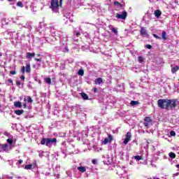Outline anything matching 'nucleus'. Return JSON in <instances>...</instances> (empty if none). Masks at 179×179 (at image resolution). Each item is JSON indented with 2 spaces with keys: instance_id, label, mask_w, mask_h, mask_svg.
<instances>
[{
  "instance_id": "1",
  "label": "nucleus",
  "mask_w": 179,
  "mask_h": 179,
  "mask_svg": "<svg viewBox=\"0 0 179 179\" xmlns=\"http://www.w3.org/2000/svg\"><path fill=\"white\" fill-rule=\"evenodd\" d=\"M62 33L59 31H52V36L47 39L46 41H48V43H50V44H54V43H55V41H57V37H59V38H61L62 41L63 42V45H64V48H62L61 50L65 52L66 51L68 52L69 50L66 48V44H67V41H68V38L67 37H63L62 38Z\"/></svg>"
},
{
  "instance_id": "2",
  "label": "nucleus",
  "mask_w": 179,
  "mask_h": 179,
  "mask_svg": "<svg viewBox=\"0 0 179 179\" xmlns=\"http://www.w3.org/2000/svg\"><path fill=\"white\" fill-rule=\"evenodd\" d=\"M7 143L8 144H1L0 143V152L3 153L5 152L6 153H8V152H10V149H12L11 146L13 145V136H10L7 139Z\"/></svg>"
},
{
  "instance_id": "3",
  "label": "nucleus",
  "mask_w": 179,
  "mask_h": 179,
  "mask_svg": "<svg viewBox=\"0 0 179 179\" xmlns=\"http://www.w3.org/2000/svg\"><path fill=\"white\" fill-rule=\"evenodd\" d=\"M64 0H52L50 2V9L53 12H57L59 6H62V1Z\"/></svg>"
},
{
  "instance_id": "4",
  "label": "nucleus",
  "mask_w": 179,
  "mask_h": 179,
  "mask_svg": "<svg viewBox=\"0 0 179 179\" xmlns=\"http://www.w3.org/2000/svg\"><path fill=\"white\" fill-rule=\"evenodd\" d=\"M57 142V138H43L41 141V145H45L48 148L52 146V143Z\"/></svg>"
},
{
  "instance_id": "5",
  "label": "nucleus",
  "mask_w": 179,
  "mask_h": 179,
  "mask_svg": "<svg viewBox=\"0 0 179 179\" xmlns=\"http://www.w3.org/2000/svg\"><path fill=\"white\" fill-rule=\"evenodd\" d=\"M158 107L166 110L167 105L169 104V99H159L157 101Z\"/></svg>"
},
{
  "instance_id": "6",
  "label": "nucleus",
  "mask_w": 179,
  "mask_h": 179,
  "mask_svg": "<svg viewBox=\"0 0 179 179\" xmlns=\"http://www.w3.org/2000/svg\"><path fill=\"white\" fill-rule=\"evenodd\" d=\"M168 103H169V104L166 105V110H173V108H176V106H177L176 100L168 99Z\"/></svg>"
},
{
  "instance_id": "7",
  "label": "nucleus",
  "mask_w": 179,
  "mask_h": 179,
  "mask_svg": "<svg viewBox=\"0 0 179 179\" xmlns=\"http://www.w3.org/2000/svg\"><path fill=\"white\" fill-rule=\"evenodd\" d=\"M127 16H128V13L125 10L116 14V18L121 19L122 20H125V19H127Z\"/></svg>"
},
{
  "instance_id": "8",
  "label": "nucleus",
  "mask_w": 179,
  "mask_h": 179,
  "mask_svg": "<svg viewBox=\"0 0 179 179\" xmlns=\"http://www.w3.org/2000/svg\"><path fill=\"white\" fill-rule=\"evenodd\" d=\"M131 138H132V136L131 134V132H127L126 134V138H124L123 143L124 145H127L128 142H129V141H131Z\"/></svg>"
},
{
  "instance_id": "9",
  "label": "nucleus",
  "mask_w": 179,
  "mask_h": 179,
  "mask_svg": "<svg viewBox=\"0 0 179 179\" xmlns=\"http://www.w3.org/2000/svg\"><path fill=\"white\" fill-rule=\"evenodd\" d=\"M103 157L104 159L103 160L104 164L108 165V164H110L111 163V159H110V156L109 155H103Z\"/></svg>"
},
{
  "instance_id": "10",
  "label": "nucleus",
  "mask_w": 179,
  "mask_h": 179,
  "mask_svg": "<svg viewBox=\"0 0 179 179\" xmlns=\"http://www.w3.org/2000/svg\"><path fill=\"white\" fill-rule=\"evenodd\" d=\"M111 141H113V136L111 135H109L108 138H106L104 139L103 143V145H107V143H111Z\"/></svg>"
},
{
  "instance_id": "11",
  "label": "nucleus",
  "mask_w": 179,
  "mask_h": 179,
  "mask_svg": "<svg viewBox=\"0 0 179 179\" xmlns=\"http://www.w3.org/2000/svg\"><path fill=\"white\" fill-rule=\"evenodd\" d=\"M125 173H126L125 167L120 168L118 169L117 174L119 176H121V177H122V176H124V174H125Z\"/></svg>"
},
{
  "instance_id": "12",
  "label": "nucleus",
  "mask_w": 179,
  "mask_h": 179,
  "mask_svg": "<svg viewBox=\"0 0 179 179\" xmlns=\"http://www.w3.org/2000/svg\"><path fill=\"white\" fill-rule=\"evenodd\" d=\"M113 5L117 8H124V3H121L118 1H114Z\"/></svg>"
},
{
  "instance_id": "13",
  "label": "nucleus",
  "mask_w": 179,
  "mask_h": 179,
  "mask_svg": "<svg viewBox=\"0 0 179 179\" xmlns=\"http://www.w3.org/2000/svg\"><path fill=\"white\" fill-rule=\"evenodd\" d=\"M154 15L157 19H159L162 16V11L160 10H156L154 13Z\"/></svg>"
},
{
  "instance_id": "14",
  "label": "nucleus",
  "mask_w": 179,
  "mask_h": 179,
  "mask_svg": "<svg viewBox=\"0 0 179 179\" xmlns=\"http://www.w3.org/2000/svg\"><path fill=\"white\" fill-rule=\"evenodd\" d=\"M35 55H36V53L27 52L26 57L28 59H31V58H34V57H35Z\"/></svg>"
},
{
  "instance_id": "15",
  "label": "nucleus",
  "mask_w": 179,
  "mask_h": 179,
  "mask_svg": "<svg viewBox=\"0 0 179 179\" xmlns=\"http://www.w3.org/2000/svg\"><path fill=\"white\" fill-rule=\"evenodd\" d=\"M77 170H78L80 173H86L87 168L86 166H78Z\"/></svg>"
},
{
  "instance_id": "16",
  "label": "nucleus",
  "mask_w": 179,
  "mask_h": 179,
  "mask_svg": "<svg viewBox=\"0 0 179 179\" xmlns=\"http://www.w3.org/2000/svg\"><path fill=\"white\" fill-rule=\"evenodd\" d=\"M94 82H95V85H101V83H103V78H98L95 79Z\"/></svg>"
},
{
  "instance_id": "17",
  "label": "nucleus",
  "mask_w": 179,
  "mask_h": 179,
  "mask_svg": "<svg viewBox=\"0 0 179 179\" xmlns=\"http://www.w3.org/2000/svg\"><path fill=\"white\" fill-rule=\"evenodd\" d=\"M22 102L20 101H15L14 102V107H16L17 108H22Z\"/></svg>"
},
{
  "instance_id": "18",
  "label": "nucleus",
  "mask_w": 179,
  "mask_h": 179,
  "mask_svg": "<svg viewBox=\"0 0 179 179\" xmlns=\"http://www.w3.org/2000/svg\"><path fill=\"white\" fill-rule=\"evenodd\" d=\"M141 33L142 36H148V31H146V29H145L144 27L141 28Z\"/></svg>"
},
{
  "instance_id": "19",
  "label": "nucleus",
  "mask_w": 179,
  "mask_h": 179,
  "mask_svg": "<svg viewBox=\"0 0 179 179\" xmlns=\"http://www.w3.org/2000/svg\"><path fill=\"white\" fill-rule=\"evenodd\" d=\"M64 23L66 24L68 23V22H73V20H71V17H66L64 15Z\"/></svg>"
},
{
  "instance_id": "20",
  "label": "nucleus",
  "mask_w": 179,
  "mask_h": 179,
  "mask_svg": "<svg viewBox=\"0 0 179 179\" xmlns=\"http://www.w3.org/2000/svg\"><path fill=\"white\" fill-rule=\"evenodd\" d=\"M179 69V66H175L173 67H172L171 69V72L172 73H176V72H177Z\"/></svg>"
},
{
  "instance_id": "21",
  "label": "nucleus",
  "mask_w": 179,
  "mask_h": 179,
  "mask_svg": "<svg viewBox=\"0 0 179 179\" xmlns=\"http://www.w3.org/2000/svg\"><path fill=\"white\" fill-rule=\"evenodd\" d=\"M71 109L74 110L75 111H77V113H78V111H80V106L79 105H76L75 106H72Z\"/></svg>"
},
{
  "instance_id": "22",
  "label": "nucleus",
  "mask_w": 179,
  "mask_h": 179,
  "mask_svg": "<svg viewBox=\"0 0 179 179\" xmlns=\"http://www.w3.org/2000/svg\"><path fill=\"white\" fill-rule=\"evenodd\" d=\"M31 69H30V64H27L26 67H25V72H27V73H30Z\"/></svg>"
},
{
  "instance_id": "23",
  "label": "nucleus",
  "mask_w": 179,
  "mask_h": 179,
  "mask_svg": "<svg viewBox=\"0 0 179 179\" xmlns=\"http://www.w3.org/2000/svg\"><path fill=\"white\" fill-rule=\"evenodd\" d=\"M110 30H111V31H113V33H114L116 36L117 34H118V31H117V29H115L113 26L110 27Z\"/></svg>"
},
{
  "instance_id": "24",
  "label": "nucleus",
  "mask_w": 179,
  "mask_h": 179,
  "mask_svg": "<svg viewBox=\"0 0 179 179\" xmlns=\"http://www.w3.org/2000/svg\"><path fill=\"white\" fill-rule=\"evenodd\" d=\"M81 97H82L84 100H89V96H87V94H86L84 93V92L81 93Z\"/></svg>"
},
{
  "instance_id": "25",
  "label": "nucleus",
  "mask_w": 179,
  "mask_h": 179,
  "mask_svg": "<svg viewBox=\"0 0 179 179\" xmlns=\"http://www.w3.org/2000/svg\"><path fill=\"white\" fill-rule=\"evenodd\" d=\"M24 113V110H15V113L17 115H22V114H23Z\"/></svg>"
},
{
  "instance_id": "26",
  "label": "nucleus",
  "mask_w": 179,
  "mask_h": 179,
  "mask_svg": "<svg viewBox=\"0 0 179 179\" xmlns=\"http://www.w3.org/2000/svg\"><path fill=\"white\" fill-rule=\"evenodd\" d=\"M31 164L32 165L33 169H36V167H37V161L34 159Z\"/></svg>"
},
{
  "instance_id": "27",
  "label": "nucleus",
  "mask_w": 179,
  "mask_h": 179,
  "mask_svg": "<svg viewBox=\"0 0 179 179\" xmlns=\"http://www.w3.org/2000/svg\"><path fill=\"white\" fill-rule=\"evenodd\" d=\"M25 170H31L33 169V166L30 164L25 165L24 166Z\"/></svg>"
},
{
  "instance_id": "28",
  "label": "nucleus",
  "mask_w": 179,
  "mask_h": 179,
  "mask_svg": "<svg viewBox=\"0 0 179 179\" xmlns=\"http://www.w3.org/2000/svg\"><path fill=\"white\" fill-rule=\"evenodd\" d=\"M78 75H79L80 76H83V75H85V71H83V69H80L78 71Z\"/></svg>"
},
{
  "instance_id": "29",
  "label": "nucleus",
  "mask_w": 179,
  "mask_h": 179,
  "mask_svg": "<svg viewBox=\"0 0 179 179\" xmlns=\"http://www.w3.org/2000/svg\"><path fill=\"white\" fill-rule=\"evenodd\" d=\"M44 80H45V83H48V85H51V78H44Z\"/></svg>"
},
{
  "instance_id": "30",
  "label": "nucleus",
  "mask_w": 179,
  "mask_h": 179,
  "mask_svg": "<svg viewBox=\"0 0 179 179\" xmlns=\"http://www.w3.org/2000/svg\"><path fill=\"white\" fill-rule=\"evenodd\" d=\"M169 156L171 157V159H176V153L174 152H169Z\"/></svg>"
},
{
  "instance_id": "31",
  "label": "nucleus",
  "mask_w": 179,
  "mask_h": 179,
  "mask_svg": "<svg viewBox=\"0 0 179 179\" xmlns=\"http://www.w3.org/2000/svg\"><path fill=\"white\" fill-rule=\"evenodd\" d=\"M162 39L164 40H167V36H166V31H162Z\"/></svg>"
},
{
  "instance_id": "32",
  "label": "nucleus",
  "mask_w": 179,
  "mask_h": 179,
  "mask_svg": "<svg viewBox=\"0 0 179 179\" xmlns=\"http://www.w3.org/2000/svg\"><path fill=\"white\" fill-rule=\"evenodd\" d=\"M134 159H135V160L137 162H139V160H142V157L140 155H136L134 157Z\"/></svg>"
},
{
  "instance_id": "33",
  "label": "nucleus",
  "mask_w": 179,
  "mask_h": 179,
  "mask_svg": "<svg viewBox=\"0 0 179 179\" xmlns=\"http://www.w3.org/2000/svg\"><path fill=\"white\" fill-rule=\"evenodd\" d=\"M131 106H136L139 104V101H131L130 103Z\"/></svg>"
},
{
  "instance_id": "34",
  "label": "nucleus",
  "mask_w": 179,
  "mask_h": 179,
  "mask_svg": "<svg viewBox=\"0 0 179 179\" xmlns=\"http://www.w3.org/2000/svg\"><path fill=\"white\" fill-rule=\"evenodd\" d=\"M144 125H145V127H146V128H149V127H150V125H152V122H144Z\"/></svg>"
},
{
  "instance_id": "35",
  "label": "nucleus",
  "mask_w": 179,
  "mask_h": 179,
  "mask_svg": "<svg viewBox=\"0 0 179 179\" xmlns=\"http://www.w3.org/2000/svg\"><path fill=\"white\" fill-rule=\"evenodd\" d=\"M144 121L145 122H152V119H150L149 117H145Z\"/></svg>"
},
{
  "instance_id": "36",
  "label": "nucleus",
  "mask_w": 179,
  "mask_h": 179,
  "mask_svg": "<svg viewBox=\"0 0 179 179\" xmlns=\"http://www.w3.org/2000/svg\"><path fill=\"white\" fill-rule=\"evenodd\" d=\"M138 62H140V64H142V62H143V57L139 56L138 57Z\"/></svg>"
},
{
  "instance_id": "37",
  "label": "nucleus",
  "mask_w": 179,
  "mask_h": 179,
  "mask_svg": "<svg viewBox=\"0 0 179 179\" xmlns=\"http://www.w3.org/2000/svg\"><path fill=\"white\" fill-rule=\"evenodd\" d=\"M2 179H13V178L8 176H3Z\"/></svg>"
},
{
  "instance_id": "38",
  "label": "nucleus",
  "mask_w": 179,
  "mask_h": 179,
  "mask_svg": "<svg viewBox=\"0 0 179 179\" xmlns=\"http://www.w3.org/2000/svg\"><path fill=\"white\" fill-rule=\"evenodd\" d=\"M26 71V67L22 66L21 69V72L23 75H24V72Z\"/></svg>"
},
{
  "instance_id": "39",
  "label": "nucleus",
  "mask_w": 179,
  "mask_h": 179,
  "mask_svg": "<svg viewBox=\"0 0 179 179\" xmlns=\"http://www.w3.org/2000/svg\"><path fill=\"white\" fill-rule=\"evenodd\" d=\"M17 6H20V8H23V3H22V1H18L17 3Z\"/></svg>"
},
{
  "instance_id": "40",
  "label": "nucleus",
  "mask_w": 179,
  "mask_h": 179,
  "mask_svg": "<svg viewBox=\"0 0 179 179\" xmlns=\"http://www.w3.org/2000/svg\"><path fill=\"white\" fill-rule=\"evenodd\" d=\"M27 99H27L28 103H33V99H31V97L28 96Z\"/></svg>"
},
{
  "instance_id": "41",
  "label": "nucleus",
  "mask_w": 179,
  "mask_h": 179,
  "mask_svg": "<svg viewBox=\"0 0 179 179\" xmlns=\"http://www.w3.org/2000/svg\"><path fill=\"white\" fill-rule=\"evenodd\" d=\"M170 135H171V136H176V131H171L170 132Z\"/></svg>"
},
{
  "instance_id": "42",
  "label": "nucleus",
  "mask_w": 179,
  "mask_h": 179,
  "mask_svg": "<svg viewBox=\"0 0 179 179\" xmlns=\"http://www.w3.org/2000/svg\"><path fill=\"white\" fill-rule=\"evenodd\" d=\"M92 163L93 164H97V159H92Z\"/></svg>"
},
{
  "instance_id": "43",
  "label": "nucleus",
  "mask_w": 179,
  "mask_h": 179,
  "mask_svg": "<svg viewBox=\"0 0 179 179\" xmlns=\"http://www.w3.org/2000/svg\"><path fill=\"white\" fill-rule=\"evenodd\" d=\"M74 34L76 35V37H79V36H80V32L74 31Z\"/></svg>"
},
{
  "instance_id": "44",
  "label": "nucleus",
  "mask_w": 179,
  "mask_h": 179,
  "mask_svg": "<svg viewBox=\"0 0 179 179\" xmlns=\"http://www.w3.org/2000/svg\"><path fill=\"white\" fill-rule=\"evenodd\" d=\"M145 47H146V48H148V50H152V45H146Z\"/></svg>"
},
{
  "instance_id": "45",
  "label": "nucleus",
  "mask_w": 179,
  "mask_h": 179,
  "mask_svg": "<svg viewBox=\"0 0 179 179\" xmlns=\"http://www.w3.org/2000/svg\"><path fill=\"white\" fill-rule=\"evenodd\" d=\"M157 1H159V0H149L150 3H155V2H157Z\"/></svg>"
},
{
  "instance_id": "46",
  "label": "nucleus",
  "mask_w": 179,
  "mask_h": 179,
  "mask_svg": "<svg viewBox=\"0 0 179 179\" xmlns=\"http://www.w3.org/2000/svg\"><path fill=\"white\" fill-rule=\"evenodd\" d=\"M153 36H154L155 38H158V39L162 38H160L159 36L156 35V34H153Z\"/></svg>"
},
{
  "instance_id": "47",
  "label": "nucleus",
  "mask_w": 179,
  "mask_h": 179,
  "mask_svg": "<svg viewBox=\"0 0 179 179\" xmlns=\"http://www.w3.org/2000/svg\"><path fill=\"white\" fill-rule=\"evenodd\" d=\"M22 163H23V160H22V159H20L19 161H18V162L17 163V164H22Z\"/></svg>"
},
{
  "instance_id": "48",
  "label": "nucleus",
  "mask_w": 179,
  "mask_h": 179,
  "mask_svg": "<svg viewBox=\"0 0 179 179\" xmlns=\"http://www.w3.org/2000/svg\"><path fill=\"white\" fill-rule=\"evenodd\" d=\"M10 73L11 75H16V71H11L10 72Z\"/></svg>"
},
{
  "instance_id": "49",
  "label": "nucleus",
  "mask_w": 179,
  "mask_h": 179,
  "mask_svg": "<svg viewBox=\"0 0 179 179\" xmlns=\"http://www.w3.org/2000/svg\"><path fill=\"white\" fill-rule=\"evenodd\" d=\"M35 61L41 62V61H43V59H37V58H36V59H35Z\"/></svg>"
},
{
  "instance_id": "50",
  "label": "nucleus",
  "mask_w": 179,
  "mask_h": 179,
  "mask_svg": "<svg viewBox=\"0 0 179 179\" xmlns=\"http://www.w3.org/2000/svg\"><path fill=\"white\" fill-rule=\"evenodd\" d=\"M8 83H13V80H12V79H8Z\"/></svg>"
},
{
  "instance_id": "51",
  "label": "nucleus",
  "mask_w": 179,
  "mask_h": 179,
  "mask_svg": "<svg viewBox=\"0 0 179 179\" xmlns=\"http://www.w3.org/2000/svg\"><path fill=\"white\" fill-rule=\"evenodd\" d=\"M48 36H50V34H45V38H48Z\"/></svg>"
},
{
  "instance_id": "52",
  "label": "nucleus",
  "mask_w": 179,
  "mask_h": 179,
  "mask_svg": "<svg viewBox=\"0 0 179 179\" xmlns=\"http://www.w3.org/2000/svg\"><path fill=\"white\" fill-rule=\"evenodd\" d=\"M16 85H17V86H20V81H17L16 82Z\"/></svg>"
},
{
  "instance_id": "53",
  "label": "nucleus",
  "mask_w": 179,
  "mask_h": 179,
  "mask_svg": "<svg viewBox=\"0 0 179 179\" xmlns=\"http://www.w3.org/2000/svg\"><path fill=\"white\" fill-rule=\"evenodd\" d=\"M20 79L21 80H24V76H21Z\"/></svg>"
},
{
  "instance_id": "54",
  "label": "nucleus",
  "mask_w": 179,
  "mask_h": 179,
  "mask_svg": "<svg viewBox=\"0 0 179 179\" xmlns=\"http://www.w3.org/2000/svg\"><path fill=\"white\" fill-rule=\"evenodd\" d=\"M94 93H97V88L94 87Z\"/></svg>"
},
{
  "instance_id": "55",
  "label": "nucleus",
  "mask_w": 179,
  "mask_h": 179,
  "mask_svg": "<svg viewBox=\"0 0 179 179\" xmlns=\"http://www.w3.org/2000/svg\"><path fill=\"white\" fill-rule=\"evenodd\" d=\"M50 31V28H47L46 29H45V33H48Z\"/></svg>"
},
{
  "instance_id": "56",
  "label": "nucleus",
  "mask_w": 179,
  "mask_h": 179,
  "mask_svg": "<svg viewBox=\"0 0 179 179\" xmlns=\"http://www.w3.org/2000/svg\"><path fill=\"white\" fill-rule=\"evenodd\" d=\"M176 176H179V173H176L173 174V177H176Z\"/></svg>"
},
{
  "instance_id": "57",
  "label": "nucleus",
  "mask_w": 179,
  "mask_h": 179,
  "mask_svg": "<svg viewBox=\"0 0 179 179\" xmlns=\"http://www.w3.org/2000/svg\"><path fill=\"white\" fill-rule=\"evenodd\" d=\"M4 135H6V136H9V133L6 132V133L4 134Z\"/></svg>"
},
{
  "instance_id": "58",
  "label": "nucleus",
  "mask_w": 179,
  "mask_h": 179,
  "mask_svg": "<svg viewBox=\"0 0 179 179\" xmlns=\"http://www.w3.org/2000/svg\"><path fill=\"white\" fill-rule=\"evenodd\" d=\"M16 179H24V178L17 177V178H16Z\"/></svg>"
},
{
  "instance_id": "59",
  "label": "nucleus",
  "mask_w": 179,
  "mask_h": 179,
  "mask_svg": "<svg viewBox=\"0 0 179 179\" xmlns=\"http://www.w3.org/2000/svg\"><path fill=\"white\" fill-rule=\"evenodd\" d=\"M23 106H24V108H26V107H27V105L26 103H24Z\"/></svg>"
},
{
  "instance_id": "60",
  "label": "nucleus",
  "mask_w": 179,
  "mask_h": 179,
  "mask_svg": "<svg viewBox=\"0 0 179 179\" xmlns=\"http://www.w3.org/2000/svg\"><path fill=\"white\" fill-rule=\"evenodd\" d=\"M55 177H57V178H59V175H55Z\"/></svg>"
},
{
  "instance_id": "61",
  "label": "nucleus",
  "mask_w": 179,
  "mask_h": 179,
  "mask_svg": "<svg viewBox=\"0 0 179 179\" xmlns=\"http://www.w3.org/2000/svg\"><path fill=\"white\" fill-rule=\"evenodd\" d=\"M153 178L154 179H159V178H156V177H154Z\"/></svg>"
},
{
  "instance_id": "62",
  "label": "nucleus",
  "mask_w": 179,
  "mask_h": 179,
  "mask_svg": "<svg viewBox=\"0 0 179 179\" xmlns=\"http://www.w3.org/2000/svg\"><path fill=\"white\" fill-rule=\"evenodd\" d=\"M10 2H11L12 1H13V0H8Z\"/></svg>"
},
{
  "instance_id": "63",
  "label": "nucleus",
  "mask_w": 179,
  "mask_h": 179,
  "mask_svg": "<svg viewBox=\"0 0 179 179\" xmlns=\"http://www.w3.org/2000/svg\"><path fill=\"white\" fill-rule=\"evenodd\" d=\"M130 164H132V162H130Z\"/></svg>"
},
{
  "instance_id": "64",
  "label": "nucleus",
  "mask_w": 179,
  "mask_h": 179,
  "mask_svg": "<svg viewBox=\"0 0 179 179\" xmlns=\"http://www.w3.org/2000/svg\"><path fill=\"white\" fill-rule=\"evenodd\" d=\"M10 165H12V164H13V163H10Z\"/></svg>"
}]
</instances>
